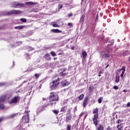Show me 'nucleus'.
I'll return each mask as SVG.
<instances>
[{
  "label": "nucleus",
  "mask_w": 130,
  "mask_h": 130,
  "mask_svg": "<svg viewBox=\"0 0 130 130\" xmlns=\"http://www.w3.org/2000/svg\"><path fill=\"white\" fill-rule=\"evenodd\" d=\"M50 102H53L50 104V105H55L56 103L55 101H58V95L54 93V92H51L49 96Z\"/></svg>",
  "instance_id": "nucleus-1"
},
{
  "label": "nucleus",
  "mask_w": 130,
  "mask_h": 130,
  "mask_svg": "<svg viewBox=\"0 0 130 130\" xmlns=\"http://www.w3.org/2000/svg\"><path fill=\"white\" fill-rule=\"evenodd\" d=\"M58 85H59V78L53 81L52 82L50 83V88L51 90H54V89H56V88L58 87Z\"/></svg>",
  "instance_id": "nucleus-2"
},
{
  "label": "nucleus",
  "mask_w": 130,
  "mask_h": 130,
  "mask_svg": "<svg viewBox=\"0 0 130 130\" xmlns=\"http://www.w3.org/2000/svg\"><path fill=\"white\" fill-rule=\"evenodd\" d=\"M30 112V111H25L24 113H26L25 116H23L22 117L23 119H24L25 122L27 123L30 121V117H29V113Z\"/></svg>",
  "instance_id": "nucleus-3"
},
{
  "label": "nucleus",
  "mask_w": 130,
  "mask_h": 130,
  "mask_svg": "<svg viewBox=\"0 0 130 130\" xmlns=\"http://www.w3.org/2000/svg\"><path fill=\"white\" fill-rule=\"evenodd\" d=\"M71 110H72V109H69L67 111V113L66 114V121H68V122H71V120H72V114H71Z\"/></svg>",
  "instance_id": "nucleus-4"
},
{
  "label": "nucleus",
  "mask_w": 130,
  "mask_h": 130,
  "mask_svg": "<svg viewBox=\"0 0 130 130\" xmlns=\"http://www.w3.org/2000/svg\"><path fill=\"white\" fill-rule=\"evenodd\" d=\"M6 95H3L0 98V108L1 109H4L5 108V106L3 103L5 102L6 100Z\"/></svg>",
  "instance_id": "nucleus-5"
},
{
  "label": "nucleus",
  "mask_w": 130,
  "mask_h": 130,
  "mask_svg": "<svg viewBox=\"0 0 130 130\" xmlns=\"http://www.w3.org/2000/svg\"><path fill=\"white\" fill-rule=\"evenodd\" d=\"M19 98L18 96H16L14 98H12L10 101L9 102V104H17L18 103V100Z\"/></svg>",
  "instance_id": "nucleus-6"
},
{
  "label": "nucleus",
  "mask_w": 130,
  "mask_h": 130,
  "mask_svg": "<svg viewBox=\"0 0 130 130\" xmlns=\"http://www.w3.org/2000/svg\"><path fill=\"white\" fill-rule=\"evenodd\" d=\"M22 13V11L20 10H11V11L8 12L7 15H19V14H21Z\"/></svg>",
  "instance_id": "nucleus-7"
},
{
  "label": "nucleus",
  "mask_w": 130,
  "mask_h": 130,
  "mask_svg": "<svg viewBox=\"0 0 130 130\" xmlns=\"http://www.w3.org/2000/svg\"><path fill=\"white\" fill-rule=\"evenodd\" d=\"M99 116V114H94L93 115V124H94V125L95 126L98 125Z\"/></svg>",
  "instance_id": "nucleus-8"
},
{
  "label": "nucleus",
  "mask_w": 130,
  "mask_h": 130,
  "mask_svg": "<svg viewBox=\"0 0 130 130\" xmlns=\"http://www.w3.org/2000/svg\"><path fill=\"white\" fill-rule=\"evenodd\" d=\"M121 71H122V73L120 75V77L121 78H123V75H124V73L125 72V67L123 66L122 67L121 69H119L117 71V72H118V73H120V72Z\"/></svg>",
  "instance_id": "nucleus-9"
},
{
  "label": "nucleus",
  "mask_w": 130,
  "mask_h": 130,
  "mask_svg": "<svg viewBox=\"0 0 130 130\" xmlns=\"http://www.w3.org/2000/svg\"><path fill=\"white\" fill-rule=\"evenodd\" d=\"M13 7L14 8H17V7H22V6H23V4H20L18 2H14L13 3Z\"/></svg>",
  "instance_id": "nucleus-10"
},
{
  "label": "nucleus",
  "mask_w": 130,
  "mask_h": 130,
  "mask_svg": "<svg viewBox=\"0 0 130 130\" xmlns=\"http://www.w3.org/2000/svg\"><path fill=\"white\" fill-rule=\"evenodd\" d=\"M88 102V97H86L83 101V106L84 107V108H85V107H86V106H87V103Z\"/></svg>",
  "instance_id": "nucleus-11"
},
{
  "label": "nucleus",
  "mask_w": 130,
  "mask_h": 130,
  "mask_svg": "<svg viewBox=\"0 0 130 130\" xmlns=\"http://www.w3.org/2000/svg\"><path fill=\"white\" fill-rule=\"evenodd\" d=\"M45 107H46V106H43L37 110V113H39V112L43 111L44 109H45Z\"/></svg>",
  "instance_id": "nucleus-12"
},
{
  "label": "nucleus",
  "mask_w": 130,
  "mask_h": 130,
  "mask_svg": "<svg viewBox=\"0 0 130 130\" xmlns=\"http://www.w3.org/2000/svg\"><path fill=\"white\" fill-rule=\"evenodd\" d=\"M61 84L63 86V87H64L66 86H68V85L70 84V83L68 81H67L66 80H64L63 81H61Z\"/></svg>",
  "instance_id": "nucleus-13"
},
{
  "label": "nucleus",
  "mask_w": 130,
  "mask_h": 130,
  "mask_svg": "<svg viewBox=\"0 0 130 130\" xmlns=\"http://www.w3.org/2000/svg\"><path fill=\"white\" fill-rule=\"evenodd\" d=\"M119 78H120L119 74H118V73H116V78L115 79V83H119Z\"/></svg>",
  "instance_id": "nucleus-14"
},
{
  "label": "nucleus",
  "mask_w": 130,
  "mask_h": 130,
  "mask_svg": "<svg viewBox=\"0 0 130 130\" xmlns=\"http://www.w3.org/2000/svg\"><path fill=\"white\" fill-rule=\"evenodd\" d=\"M63 71L62 72L60 73V74L61 75V76L62 77H64V76H67V73H64L66 71V69L63 68Z\"/></svg>",
  "instance_id": "nucleus-15"
},
{
  "label": "nucleus",
  "mask_w": 130,
  "mask_h": 130,
  "mask_svg": "<svg viewBox=\"0 0 130 130\" xmlns=\"http://www.w3.org/2000/svg\"><path fill=\"white\" fill-rule=\"evenodd\" d=\"M44 58L45 59H46L47 60H50V55H49V54H46L44 56Z\"/></svg>",
  "instance_id": "nucleus-16"
},
{
  "label": "nucleus",
  "mask_w": 130,
  "mask_h": 130,
  "mask_svg": "<svg viewBox=\"0 0 130 130\" xmlns=\"http://www.w3.org/2000/svg\"><path fill=\"white\" fill-rule=\"evenodd\" d=\"M51 31L54 32V33H61V31L58 29H53Z\"/></svg>",
  "instance_id": "nucleus-17"
},
{
  "label": "nucleus",
  "mask_w": 130,
  "mask_h": 130,
  "mask_svg": "<svg viewBox=\"0 0 130 130\" xmlns=\"http://www.w3.org/2000/svg\"><path fill=\"white\" fill-rule=\"evenodd\" d=\"M26 4L27 5H29L30 6L37 5V3H35V2H26Z\"/></svg>",
  "instance_id": "nucleus-18"
},
{
  "label": "nucleus",
  "mask_w": 130,
  "mask_h": 130,
  "mask_svg": "<svg viewBox=\"0 0 130 130\" xmlns=\"http://www.w3.org/2000/svg\"><path fill=\"white\" fill-rule=\"evenodd\" d=\"M93 114H98V108H96L95 109H93Z\"/></svg>",
  "instance_id": "nucleus-19"
},
{
  "label": "nucleus",
  "mask_w": 130,
  "mask_h": 130,
  "mask_svg": "<svg viewBox=\"0 0 130 130\" xmlns=\"http://www.w3.org/2000/svg\"><path fill=\"white\" fill-rule=\"evenodd\" d=\"M17 114H12L11 115H10L8 116V118H13V117H15L17 116Z\"/></svg>",
  "instance_id": "nucleus-20"
},
{
  "label": "nucleus",
  "mask_w": 130,
  "mask_h": 130,
  "mask_svg": "<svg viewBox=\"0 0 130 130\" xmlns=\"http://www.w3.org/2000/svg\"><path fill=\"white\" fill-rule=\"evenodd\" d=\"M82 56L83 58H86V56H87V52L85 51H84L82 53Z\"/></svg>",
  "instance_id": "nucleus-21"
},
{
  "label": "nucleus",
  "mask_w": 130,
  "mask_h": 130,
  "mask_svg": "<svg viewBox=\"0 0 130 130\" xmlns=\"http://www.w3.org/2000/svg\"><path fill=\"white\" fill-rule=\"evenodd\" d=\"M98 130H104V126L103 125H100L98 128Z\"/></svg>",
  "instance_id": "nucleus-22"
},
{
  "label": "nucleus",
  "mask_w": 130,
  "mask_h": 130,
  "mask_svg": "<svg viewBox=\"0 0 130 130\" xmlns=\"http://www.w3.org/2000/svg\"><path fill=\"white\" fill-rule=\"evenodd\" d=\"M106 55V53H105L104 51H102L101 53V56H103V57H105V55Z\"/></svg>",
  "instance_id": "nucleus-23"
},
{
  "label": "nucleus",
  "mask_w": 130,
  "mask_h": 130,
  "mask_svg": "<svg viewBox=\"0 0 130 130\" xmlns=\"http://www.w3.org/2000/svg\"><path fill=\"white\" fill-rule=\"evenodd\" d=\"M84 98V94H81L78 98V99L79 100H83V99Z\"/></svg>",
  "instance_id": "nucleus-24"
},
{
  "label": "nucleus",
  "mask_w": 130,
  "mask_h": 130,
  "mask_svg": "<svg viewBox=\"0 0 130 130\" xmlns=\"http://www.w3.org/2000/svg\"><path fill=\"white\" fill-rule=\"evenodd\" d=\"M66 109H67V107H63L61 108V112H65Z\"/></svg>",
  "instance_id": "nucleus-25"
},
{
  "label": "nucleus",
  "mask_w": 130,
  "mask_h": 130,
  "mask_svg": "<svg viewBox=\"0 0 130 130\" xmlns=\"http://www.w3.org/2000/svg\"><path fill=\"white\" fill-rule=\"evenodd\" d=\"M20 21L23 23H26L27 22V19L25 18H21L20 19Z\"/></svg>",
  "instance_id": "nucleus-26"
},
{
  "label": "nucleus",
  "mask_w": 130,
  "mask_h": 130,
  "mask_svg": "<svg viewBox=\"0 0 130 130\" xmlns=\"http://www.w3.org/2000/svg\"><path fill=\"white\" fill-rule=\"evenodd\" d=\"M72 128V126L71 125H68L66 128L67 130H71Z\"/></svg>",
  "instance_id": "nucleus-27"
},
{
  "label": "nucleus",
  "mask_w": 130,
  "mask_h": 130,
  "mask_svg": "<svg viewBox=\"0 0 130 130\" xmlns=\"http://www.w3.org/2000/svg\"><path fill=\"white\" fill-rule=\"evenodd\" d=\"M50 53L53 56H56V54L55 53V52L51 51Z\"/></svg>",
  "instance_id": "nucleus-28"
},
{
  "label": "nucleus",
  "mask_w": 130,
  "mask_h": 130,
  "mask_svg": "<svg viewBox=\"0 0 130 130\" xmlns=\"http://www.w3.org/2000/svg\"><path fill=\"white\" fill-rule=\"evenodd\" d=\"M117 128H118V130H121V124H118Z\"/></svg>",
  "instance_id": "nucleus-29"
},
{
  "label": "nucleus",
  "mask_w": 130,
  "mask_h": 130,
  "mask_svg": "<svg viewBox=\"0 0 130 130\" xmlns=\"http://www.w3.org/2000/svg\"><path fill=\"white\" fill-rule=\"evenodd\" d=\"M53 27H59V25H58L56 23H53Z\"/></svg>",
  "instance_id": "nucleus-30"
},
{
  "label": "nucleus",
  "mask_w": 130,
  "mask_h": 130,
  "mask_svg": "<svg viewBox=\"0 0 130 130\" xmlns=\"http://www.w3.org/2000/svg\"><path fill=\"white\" fill-rule=\"evenodd\" d=\"M5 85H6V83L5 82L0 83V87H3V86H5Z\"/></svg>",
  "instance_id": "nucleus-31"
},
{
  "label": "nucleus",
  "mask_w": 130,
  "mask_h": 130,
  "mask_svg": "<svg viewBox=\"0 0 130 130\" xmlns=\"http://www.w3.org/2000/svg\"><path fill=\"white\" fill-rule=\"evenodd\" d=\"M102 99H103V98L101 97L99 99V103H101L102 102Z\"/></svg>",
  "instance_id": "nucleus-32"
},
{
  "label": "nucleus",
  "mask_w": 130,
  "mask_h": 130,
  "mask_svg": "<svg viewBox=\"0 0 130 130\" xmlns=\"http://www.w3.org/2000/svg\"><path fill=\"white\" fill-rule=\"evenodd\" d=\"M18 28V29H23V26L20 25V26H18L15 27V28Z\"/></svg>",
  "instance_id": "nucleus-33"
},
{
  "label": "nucleus",
  "mask_w": 130,
  "mask_h": 130,
  "mask_svg": "<svg viewBox=\"0 0 130 130\" xmlns=\"http://www.w3.org/2000/svg\"><path fill=\"white\" fill-rule=\"evenodd\" d=\"M58 8L59 10H61V9H62V5H59L58 6Z\"/></svg>",
  "instance_id": "nucleus-34"
},
{
  "label": "nucleus",
  "mask_w": 130,
  "mask_h": 130,
  "mask_svg": "<svg viewBox=\"0 0 130 130\" xmlns=\"http://www.w3.org/2000/svg\"><path fill=\"white\" fill-rule=\"evenodd\" d=\"M110 43L111 45H113V44L114 43V40H111L110 41Z\"/></svg>",
  "instance_id": "nucleus-35"
},
{
  "label": "nucleus",
  "mask_w": 130,
  "mask_h": 130,
  "mask_svg": "<svg viewBox=\"0 0 130 130\" xmlns=\"http://www.w3.org/2000/svg\"><path fill=\"white\" fill-rule=\"evenodd\" d=\"M40 76V75L39 74H37V73L35 75V76L36 78V79H37L38 78H39Z\"/></svg>",
  "instance_id": "nucleus-36"
},
{
  "label": "nucleus",
  "mask_w": 130,
  "mask_h": 130,
  "mask_svg": "<svg viewBox=\"0 0 130 130\" xmlns=\"http://www.w3.org/2000/svg\"><path fill=\"white\" fill-rule=\"evenodd\" d=\"M54 113H55V114H58V111L56 110H54L53 111Z\"/></svg>",
  "instance_id": "nucleus-37"
},
{
  "label": "nucleus",
  "mask_w": 130,
  "mask_h": 130,
  "mask_svg": "<svg viewBox=\"0 0 130 130\" xmlns=\"http://www.w3.org/2000/svg\"><path fill=\"white\" fill-rule=\"evenodd\" d=\"M113 88H114V89L115 90H118V86H116V85H115V86H114Z\"/></svg>",
  "instance_id": "nucleus-38"
},
{
  "label": "nucleus",
  "mask_w": 130,
  "mask_h": 130,
  "mask_svg": "<svg viewBox=\"0 0 130 130\" xmlns=\"http://www.w3.org/2000/svg\"><path fill=\"white\" fill-rule=\"evenodd\" d=\"M105 58H106V57L109 58V57H110V55H109V54H108L106 53V55H105Z\"/></svg>",
  "instance_id": "nucleus-39"
},
{
  "label": "nucleus",
  "mask_w": 130,
  "mask_h": 130,
  "mask_svg": "<svg viewBox=\"0 0 130 130\" xmlns=\"http://www.w3.org/2000/svg\"><path fill=\"white\" fill-rule=\"evenodd\" d=\"M126 107H130V102H128L126 105Z\"/></svg>",
  "instance_id": "nucleus-40"
},
{
  "label": "nucleus",
  "mask_w": 130,
  "mask_h": 130,
  "mask_svg": "<svg viewBox=\"0 0 130 130\" xmlns=\"http://www.w3.org/2000/svg\"><path fill=\"white\" fill-rule=\"evenodd\" d=\"M72 16H73V13L68 14V17H72Z\"/></svg>",
  "instance_id": "nucleus-41"
},
{
  "label": "nucleus",
  "mask_w": 130,
  "mask_h": 130,
  "mask_svg": "<svg viewBox=\"0 0 130 130\" xmlns=\"http://www.w3.org/2000/svg\"><path fill=\"white\" fill-rule=\"evenodd\" d=\"M68 26H73V23L70 22L68 23Z\"/></svg>",
  "instance_id": "nucleus-42"
},
{
  "label": "nucleus",
  "mask_w": 130,
  "mask_h": 130,
  "mask_svg": "<svg viewBox=\"0 0 130 130\" xmlns=\"http://www.w3.org/2000/svg\"><path fill=\"white\" fill-rule=\"evenodd\" d=\"M83 20H84V16H82L80 19V21H83Z\"/></svg>",
  "instance_id": "nucleus-43"
},
{
  "label": "nucleus",
  "mask_w": 130,
  "mask_h": 130,
  "mask_svg": "<svg viewBox=\"0 0 130 130\" xmlns=\"http://www.w3.org/2000/svg\"><path fill=\"white\" fill-rule=\"evenodd\" d=\"M107 130H111V127H110V126H108L107 128Z\"/></svg>",
  "instance_id": "nucleus-44"
},
{
  "label": "nucleus",
  "mask_w": 130,
  "mask_h": 130,
  "mask_svg": "<svg viewBox=\"0 0 130 130\" xmlns=\"http://www.w3.org/2000/svg\"><path fill=\"white\" fill-rule=\"evenodd\" d=\"M121 119H119L118 120V123H121Z\"/></svg>",
  "instance_id": "nucleus-45"
},
{
  "label": "nucleus",
  "mask_w": 130,
  "mask_h": 130,
  "mask_svg": "<svg viewBox=\"0 0 130 130\" xmlns=\"http://www.w3.org/2000/svg\"><path fill=\"white\" fill-rule=\"evenodd\" d=\"M71 49L72 50H74V49H75V47H71Z\"/></svg>",
  "instance_id": "nucleus-46"
},
{
  "label": "nucleus",
  "mask_w": 130,
  "mask_h": 130,
  "mask_svg": "<svg viewBox=\"0 0 130 130\" xmlns=\"http://www.w3.org/2000/svg\"><path fill=\"white\" fill-rule=\"evenodd\" d=\"M99 18V17H98V14H97L96 17V20H98Z\"/></svg>",
  "instance_id": "nucleus-47"
},
{
  "label": "nucleus",
  "mask_w": 130,
  "mask_h": 130,
  "mask_svg": "<svg viewBox=\"0 0 130 130\" xmlns=\"http://www.w3.org/2000/svg\"><path fill=\"white\" fill-rule=\"evenodd\" d=\"M123 92H125V93H126V92H127V90H125V89H124L123 90Z\"/></svg>",
  "instance_id": "nucleus-48"
},
{
  "label": "nucleus",
  "mask_w": 130,
  "mask_h": 130,
  "mask_svg": "<svg viewBox=\"0 0 130 130\" xmlns=\"http://www.w3.org/2000/svg\"><path fill=\"white\" fill-rule=\"evenodd\" d=\"M3 121V118H0V122H2Z\"/></svg>",
  "instance_id": "nucleus-49"
},
{
  "label": "nucleus",
  "mask_w": 130,
  "mask_h": 130,
  "mask_svg": "<svg viewBox=\"0 0 130 130\" xmlns=\"http://www.w3.org/2000/svg\"><path fill=\"white\" fill-rule=\"evenodd\" d=\"M45 100H46V99L43 98V101H45Z\"/></svg>",
  "instance_id": "nucleus-50"
},
{
  "label": "nucleus",
  "mask_w": 130,
  "mask_h": 130,
  "mask_svg": "<svg viewBox=\"0 0 130 130\" xmlns=\"http://www.w3.org/2000/svg\"><path fill=\"white\" fill-rule=\"evenodd\" d=\"M109 67V64H108V65L107 66V67H106V69H107V68Z\"/></svg>",
  "instance_id": "nucleus-51"
},
{
  "label": "nucleus",
  "mask_w": 130,
  "mask_h": 130,
  "mask_svg": "<svg viewBox=\"0 0 130 130\" xmlns=\"http://www.w3.org/2000/svg\"><path fill=\"white\" fill-rule=\"evenodd\" d=\"M61 53H59L58 54V55H61Z\"/></svg>",
  "instance_id": "nucleus-52"
},
{
  "label": "nucleus",
  "mask_w": 130,
  "mask_h": 130,
  "mask_svg": "<svg viewBox=\"0 0 130 130\" xmlns=\"http://www.w3.org/2000/svg\"><path fill=\"white\" fill-rule=\"evenodd\" d=\"M26 81H23V83H26Z\"/></svg>",
  "instance_id": "nucleus-53"
},
{
  "label": "nucleus",
  "mask_w": 130,
  "mask_h": 130,
  "mask_svg": "<svg viewBox=\"0 0 130 130\" xmlns=\"http://www.w3.org/2000/svg\"><path fill=\"white\" fill-rule=\"evenodd\" d=\"M99 77H101V75H99Z\"/></svg>",
  "instance_id": "nucleus-54"
},
{
  "label": "nucleus",
  "mask_w": 130,
  "mask_h": 130,
  "mask_svg": "<svg viewBox=\"0 0 130 130\" xmlns=\"http://www.w3.org/2000/svg\"><path fill=\"white\" fill-rule=\"evenodd\" d=\"M54 59L55 60L56 59V58H54Z\"/></svg>",
  "instance_id": "nucleus-55"
},
{
  "label": "nucleus",
  "mask_w": 130,
  "mask_h": 130,
  "mask_svg": "<svg viewBox=\"0 0 130 130\" xmlns=\"http://www.w3.org/2000/svg\"><path fill=\"white\" fill-rule=\"evenodd\" d=\"M27 59H30V58H27Z\"/></svg>",
  "instance_id": "nucleus-56"
},
{
  "label": "nucleus",
  "mask_w": 130,
  "mask_h": 130,
  "mask_svg": "<svg viewBox=\"0 0 130 130\" xmlns=\"http://www.w3.org/2000/svg\"><path fill=\"white\" fill-rule=\"evenodd\" d=\"M90 89H91V87H89V90H90Z\"/></svg>",
  "instance_id": "nucleus-57"
},
{
  "label": "nucleus",
  "mask_w": 130,
  "mask_h": 130,
  "mask_svg": "<svg viewBox=\"0 0 130 130\" xmlns=\"http://www.w3.org/2000/svg\"><path fill=\"white\" fill-rule=\"evenodd\" d=\"M34 49V48H32L31 50H33Z\"/></svg>",
  "instance_id": "nucleus-58"
},
{
  "label": "nucleus",
  "mask_w": 130,
  "mask_h": 130,
  "mask_svg": "<svg viewBox=\"0 0 130 130\" xmlns=\"http://www.w3.org/2000/svg\"><path fill=\"white\" fill-rule=\"evenodd\" d=\"M26 109H28V107H26Z\"/></svg>",
  "instance_id": "nucleus-59"
},
{
  "label": "nucleus",
  "mask_w": 130,
  "mask_h": 130,
  "mask_svg": "<svg viewBox=\"0 0 130 130\" xmlns=\"http://www.w3.org/2000/svg\"><path fill=\"white\" fill-rule=\"evenodd\" d=\"M26 55H28V54H27Z\"/></svg>",
  "instance_id": "nucleus-60"
},
{
  "label": "nucleus",
  "mask_w": 130,
  "mask_h": 130,
  "mask_svg": "<svg viewBox=\"0 0 130 130\" xmlns=\"http://www.w3.org/2000/svg\"><path fill=\"white\" fill-rule=\"evenodd\" d=\"M83 0H82V1L83 2Z\"/></svg>",
  "instance_id": "nucleus-61"
}]
</instances>
